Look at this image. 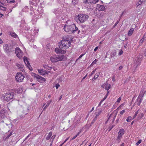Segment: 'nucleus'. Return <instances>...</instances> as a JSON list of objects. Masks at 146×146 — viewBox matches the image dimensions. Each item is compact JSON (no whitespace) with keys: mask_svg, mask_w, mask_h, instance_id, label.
<instances>
[{"mask_svg":"<svg viewBox=\"0 0 146 146\" xmlns=\"http://www.w3.org/2000/svg\"><path fill=\"white\" fill-rule=\"evenodd\" d=\"M59 45L60 48H64L65 49L68 48L71 44L70 39L68 36H65L63 38V39L59 42Z\"/></svg>","mask_w":146,"mask_h":146,"instance_id":"f257e3e1","label":"nucleus"},{"mask_svg":"<svg viewBox=\"0 0 146 146\" xmlns=\"http://www.w3.org/2000/svg\"><path fill=\"white\" fill-rule=\"evenodd\" d=\"M64 31L69 33H74L78 29L75 25L72 24L71 25H66L64 28Z\"/></svg>","mask_w":146,"mask_h":146,"instance_id":"f03ea898","label":"nucleus"},{"mask_svg":"<svg viewBox=\"0 0 146 146\" xmlns=\"http://www.w3.org/2000/svg\"><path fill=\"white\" fill-rule=\"evenodd\" d=\"M88 17L87 15L80 14L75 17V20L78 23H83L86 21Z\"/></svg>","mask_w":146,"mask_h":146,"instance_id":"7ed1b4c3","label":"nucleus"},{"mask_svg":"<svg viewBox=\"0 0 146 146\" xmlns=\"http://www.w3.org/2000/svg\"><path fill=\"white\" fill-rule=\"evenodd\" d=\"M64 57V55H53L50 58V60L52 62L55 63L62 61Z\"/></svg>","mask_w":146,"mask_h":146,"instance_id":"20e7f679","label":"nucleus"},{"mask_svg":"<svg viewBox=\"0 0 146 146\" xmlns=\"http://www.w3.org/2000/svg\"><path fill=\"white\" fill-rule=\"evenodd\" d=\"M13 92L9 93H7L3 95L2 98H3L4 101L8 102L13 98Z\"/></svg>","mask_w":146,"mask_h":146,"instance_id":"39448f33","label":"nucleus"},{"mask_svg":"<svg viewBox=\"0 0 146 146\" xmlns=\"http://www.w3.org/2000/svg\"><path fill=\"white\" fill-rule=\"evenodd\" d=\"M3 48L5 52L7 53H9L14 51L13 47L11 45L4 44Z\"/></svg>","mask_w":146,"mask_h":146,"instance_id":"423d86ee","label":"nucleus"},{"mask_svg":"<svg viewBox=\"0 0 146 146\" xmlns=\"http://www.w3.org/2000/svg\"><path fill=\"white\" fill-rule=\"evenodd\" d=\"M25 76L21 72H19L17 74L15 78L17 82H21L23 81Z\"/></svg>","mask_w":146,"mask_h":146,"instance_id":"0eeeda50","label":"nucleus"},{"mask_svg":"<svg viewBox=\"0 0 146 146\" xmlns=\"http://www.w3.org/2000/svg\"><path fill=\"white\" fill-rule=\"evenodd\" d=\"M15 52L16 56L19 58H21L23 55V52L21 49L18 47L16 48Z\"/></svg>","mask_w":146,"mask_h":146,"instance_id":"6e6552de","label":"nucleus"},{"mask_svg":"<svg viewBox=\"0 0 146 146\" xmlns=\"http://www.w3.org/2000/svg\"><path fill=\"white\" fill-rule=\"evenodd\" d=\"M144 94V93H143V92H140V94H139L137 100V104L138 106H139L142 100H143L142 98Z\"/></svg>","mask_w":146,"mask_h":146,"instance_id":"1a4fd4ad","label":"nucleus"},{"mask_svg":"<svg viewBox=\"0 0 146 146\" xmlns=\"http://www.w3.org/2000/svg\"><path fill=\"white\" fill-rule=\"evenodd\" d=\"M33 76L35 78H36L37 81L40 82H42L43 81H45V79L41 76H40L38 74H36L35 73H33Z\"/></svg>","mask_w":146,"mask_h":146,"instance_id":"9d476101","label":"nucleus"},{"mask_svg":"<svg viewBox=\"0 0 146 146\" xmlns=\"http://www.w3.org/2000/svg\"><path fill=\"white\" fill-rule=\"evenodd\" d=\"M55 51L57 54H63L66 52V51L65 50L59 49L58 48H56L55 49Z\"/></svg>","mask_w":146,"mask_h":146,"instance_id":"9b49d317","label":"nucleus"},{"mask_svg":"<svg viewBox=\"0 0 146 146\" xmlns=\"http://www.w3.org/2000/svg\"><path fill=\"white\" fill-rule=\"evenodd\" d=\"M23 59L25 63V64H26V65L27 66V67L29 69L31 70V69H30V67H31V66L29 63V62L27 58L25 57H24V58H23Z\"/></svg>","mask_w":146,"mask_h":146,"instance_id":"f8f14e48","label":"nucleus"},{"mask_svg":"<svg viewBox=\"0 0 146 146\" xmlns=\"http://www.w3.org/2000/svg\"><path fill=\"white\" fill-rule=\"evenodd\" d=\"M38 70L39 73L41 75H44L48 74L46 71L42 69H38Z\"/></svg>","mask_w":146,"mask_h":146,"instance_id":"ddd939ff","label":"nucleus"},{"mask_svg":"<svg viewBox=\"0 0 146 146\" xmlns=\"http://www.w3.org/2000/svg\"><path fill=\"white\" fill-rule=\"evenodd\" d=\"M97 7L98 10L100 11H104L105 9V7L102 5L97 4Z\"/></svg>","mask_w":146,"mask_h":146,"instance_id":"4468645a","label":"nucleus"},{"mask_svg":"<svg viewBox=\"0 0 146 146\" xmlns=\"http://www.w3.org/2000/svg\"><path fill=\"white\" fill-rule=\"evenodd\" d=\"M16 66L19 68L22 72H23V71L24 70L23 69V65L21 64L20 63H17Z\"/></svg>","mask_w":146,"mask_h":146,"instance_id":"2eb2a0df","label":"nucleus"},{"mask_svg":"<svg viewBox=\"0 0 146 146\" xmlns=\"http://www.w3.org/2000/svg\"><path fill=\"white\" fill-rule=\"evenodd\" d=\"M146 0H140L138 1L136 3L137 7L141 5L143 3H144L146 1Z\"/></svg>","mask_w":146,"mask_h":146,"instance_id":"dca6fc26","label":"nucleus"},{"mask_svg":"<svg viewBox=\"0 0 146 146\" xmlns=\"http://www.w3.org/2000/svg\"><path fill=\"white\" fill-rule=\"evenodd\" d=\"M146 40V32L143 35V38L140 41V44H142L144 41Z\"/></svg>","mask_w":146,"mask_h":146,"instance_id":"f3484780","label":"nucleus"},{"mask_svg":"<svg viewBox=\"0 0 146 146\" xmlns=\"http://www.w3.org/2000/svg\"><path fill=\"white\" fill-rule=\"evenodd\" d=\"M88 3H90L91 4L96 3L99 1L98 0H88Z\"/></svg>","mask_w":146,"mask_h":146,"instance_id":"a211bd4d","label":"nucleus"},{"mask_svg":"<svg viewBox=\"0 0 146 146\" xmlns=\"http://www.w3.org/2000/svg\"><path fill=\"white\" fill-rule=\"evenodd\" d=\"M142 56H141V57H139V58H138L136 62V64L137 66L139 65L140 63V61L141 60V58H142Z\"/></svg>","mask_w":146,"mask_h":146,"instance_id":"6ab92c4d","label":"nucleus"},{"mask_svg":"<svg viewBox=\"0 0 146 146\" xmlns=\"http://www.w3.org/2000/svg\"><path fill=\"white\" fill-rule=\"evenodd\" d=\"M134 30L133 28H132L130 29L128 33V35L129 36H131L133 34V32Z\"/></svg>","mask_w":146,"mask_h":146,"instance_id":"aec40b11","label":"nucleus"},{"mask_svg":"<svg viewBox=\"0 0 146 146\" xmlns=\"http://www.w3.org/2000/svg\"><path fill=\"white\" fill-rule=\"evenodd\" d=\"M52 135V133L51 132H50L48 134V135H47V137L46 138V139L47 140H49L51 136Z\"/></svg>","mask_w":146,"mask_h":146,"instance_id":"412c9836","label":"nucleus"},{"mask_svg":"<svg viewBox=\"0 0 146 146\" xmlns=\"http://www.w3.org/2000/svg\"><path fill=\"white\" fill-rule=\"evenodd\" d=\"M100 73H99V72L97 73L94 75V78L92 79V80H93L94 81V80H95V79H97L98 78L99 76L100 75Z\"/></svg>","mask_w":146,"mask_h":146,"instance_id":"4be33fe9","label":"nucleus"},{"mask_svg":"<svg viewBox=\"0 0 146 146\" xmlns=\"http://www.w3.org/2000/svg\"><path fill=\"white\" fill-rule=\"evenodd\" d=\"M5 111L3 109L1 110L0 112V116L1 117L3 116L4 117V116L5 115Z\"/></svg>","mask_w":146,"mask_h":146,"instance_id":"5701e85b","label":"nucleus"},{"mask_svg":"<svg viewBox=\"0 0 146 146\" xmlns=\"http://www.w3.org/2000/svg\"><path fill=\"white\" fill-rule=\"evenodd\" d=\"M98 115H96V116L95 117V118L92 121L90 125L91 126L96 121L97 119V118L98 117Z\"/></svg>","mask_w":146,"mask_h":146,"instance_id":"b1692460","label":"nucleus"},{"mask_svg":"<svg viewBox=\"0 0 146 146\" xmlns=\"http://www.w3.org/2000/svg\"><path fill=\"white\" fill-rule=\"evenodd\" d=\"M124 130L123 129H120L118 133V134H121L122 135L124 134Z\"/></svg>","mask_w":146,"mask_h":146,"instance_id":"393cba45","label":"nucleus"},{"mask_svg":"<svg viewBox=\"0 0 146 146\" xmlns=\"http://www.w3.org/2000/svg\"><path fill=\"white\" fill-rule=\"evenodd\" d=\"M144 116V114L143 113H140L138 115V119H141Z\"/></svg>","mask_w":146,"mask_h":146,"instance_id":"a878e982","label":"nucleus"},{"mask_svg":"<svg viewBox=\"0 0 146 146\" xmlns=\"http://www.w3.org/2000/svg\"><path fill=\"white\" fill-rule=\"evenodd\" d=\"M116 52H111L110 54V57L111 58L114 57L116 55Z\"/></svg>","mask_w":146,"mask_h":146,"instance_id":"bb28decb","label":"nucleus"},{"mask_svg":"<svg viewBox=\"0 0 146 146\" xmlns=\"http://www.w3.org/2000/svg\"><path fill=\"white\" fill-rule=\"evenodd\" d=\"M51 101H50V102H47L46 104V106H45V107L43 108V110H44L45 109L50 105V104L51 103Z\"/></svg>","mask_w":146,"mask_h":146,"instance_id":"cd10ccee","label":"nucleus"},{"mask_svg":"<svg viewBox=\"0 0 146 146\" xmlns=\"http://www.w3.org/2000/svg\"><path fill=\"white\" fill-rule=\"evenodd\" d=\"M110 84L107 85L105 87V89L107 90H108L110 88Z\"/></svg>","mask_w":146,"mask_h":146,"instance_id":"c85d7f7f","label":"nucleus"},{"mask_svg":"<svg viewBox=\"0 0 146 146\" xmlns=\"http://www.w3.org/2000/svg\"><path fill=\"white\" fill-rule=\"evenodd\" d=\"M0 9L2 10L3 11H6V8L5 7L0 6Z\"/></svg>","mask_w":146,"mask_h":146,"instance_id":"c756f323","label":"nucleus"},{"mask_svg":"<svg viewBox=\"0 0 146 146\" xmlns=\"http://www.w3.org/2000/svg\"><path fill=\"white\" fill-rule=\"evenodd\" d=\"M11 35L13 37L16 38L17 37V35L15 33H12L11 34Z\"/></svg>","mask_w":146,"mask_h":146,"instance_id":"7c9ffc66","label":"nucleus"},{"mask_svg":"<svg viewBox=\"0 0 146 146\" xmlns=\"http://www.w3.org/2000/svg\"><path fill=\"white\" fill-rule=\"evenodd\" d=\"M8 3H14L15 2L14 0H6Z\"/></svg>","mask_w":146,"mask_h":146,"instance_id":"2f4dec72","label":"nucleus"},{"mask_svg":"<svg viewBox=\"0 0 146 146\" xmlns=\"http://www.w3.org/2000/svg\"><path fill=\"white\" fill-rule=\"evenodd\" d=\"M131 118L132 117L131 116H129L126 119L127 121L128 122H130L131 121Z\"/></svg>","mask_w":146,"mask_h":146,"instance_id":"473e14b6","label":"nucleus"},{"mask_svg":"<svg viewBox=\"0 0 146 146\" xmlns=\"http://www.w3.org/2000/svg\"><path fill=\"white\" fill-rule=\"evenodd\" d=\"M77 3V1H76L75 0H72V4L73 5H75Z\"/></svg>","mask_w":146,"mask_h":146,"instance_id":"72a5a7b5","label":"nucleus"},{"mask_svg":"<svg viewBox=\"0 0 146 146\" xmlns=\"http://www.w3.org/2000/svg\"><path fill=\"white\" fill-rule=\"evenodd\" d=\"M96 68L95 70H94L90 74L89 76H92L95 73V71H96Z\"/></svg>","mask_w":146,"mask_h":146,"instance_id":"f704fd0d","label":"nucleus"},{"mask_svg":"<svg viewBox=\"0 0 146 146\" xmlns=\"http://www.w3.org/2000/svg\"><path fill=\"white\" fill-rule=\"evenodd\" d=\"M12 134V132H11L8 135H7V137H6V139L8 138L10 136H11Z\"/></svg>","mask_w":146,"mask_h":146,"instance_id":"c9c22d12","label":"nucleus"},{"mask_svg":"<svg viewBox=\"0 0 146 146\" xmlns=\"http://www.w3.org/2000/svg\"><path fill=\"white\" fill-rule=\"evenodd\" d=\"M139 110H138V111L135 113V114L133 116V119L135 118L136 117L137 114H138Z\"/></svg>","mask_w":146,"mask_h":146,"instance_id":"e433bc0d","label":"nucleus"},{"mask_svg":"<svg viewBox=\"0 0 146 146\" xmlns=\"http://www.w3.org/2000/svg\"><path fill=\"white\" fill-rule=\"evenodd\" d=\"M97 60L96 59H95L92 62V64H91V65H93V64H96V62H97Z\"/></svg>","mask_w":146,"mask_h":146,"instance_id":"4c0bfd02","label":"nucleus"},{"mask_svg":"<svg viewBox=\"0 0 146 146\" xmlns=\"http://www.w3.org/2000/svg\"><path fill=\"white\" fill-rule=\"evenodd\" d=\"M80 132H79L78 133L77 135H76L74 137H73L72 139H71V140H73L74 139L77 137L79 134Z\"/></svg>","mask_w":146,"mask_h":146,"instance_id":"58836bf2","label":"nucleus"},{"mask_svg":"<svg viewBox=\"0 0 146 146\" xmlns=\"http://www.w3.org/2000/svg\"><path fill=\"white\" fill-rule=\"evenodd\" d=\"M122 136V135L121 134H118V133L117 138H118V139H119H119H120V138H121Z\"/></svg>","mask_w":146,"mask_h":146,"instance_id":"ea45409f","label":"nucleus"},{"mask_svg":"<svg viewBox=\"0 0 146 146\" xmlns=\"http://www.w3.org/2000/svg\"><path fill=\"white\" fill-rule=\"evenodd\" d=\"M141 139L139 140L138 141H137L136 143V144L137 145L140 144L141 142Z\"/></svg>","mask_w":146,"mask_h":146,"instance_id":"a19ab883","label":"nucleus"},{"mask_svg":"<svg viewBox=\"0 0 146 146\" xmlns=\"http://www.w3.org/2000/svg\"><path fill=\"white\" fill-rule=\"evenodd\" d=\"M88 0H83V3L86 4L88 3Z\"/></svg>","mask_w":146,"mask_h":146,"instance_id":"79ce46f5","label":"nucleus"},{"mask_svg":"<svg viewBox=\"0 0 146 146\" xmlns=\"http://www.w3.org/2000/svg\"><path fill=\"white\" fill-rule=\"evenodd\" d=\"M121 97H119L118 98V99L117 100V102H118V103H119L120 102V101H121Z\"/></svg>","mask_w":146,"mask_h":146,"instance_id":"37998d69","label":"nucleus"},{"mask_svg":"<svg viewBox=\"0 0 146 146\" xmlns=\"http://www.w3.org/2000/svg\"><path fill=\"white\" fill-rule=\"evenodd\" d=\"M60 86V85L59 84H57L56 85V89H58Z\"/></svg>","mask_w":146,"mask_h":146,"instance_id":"c03bdc74","label":"nucleus"},{"mask_svg":"<svg viewBox=\"0 0 146 146\" xmlns=\"http://www.w3.org/2000/svg\"><path fill=\"white\" fill-rule=\"evenodd\" d=\"M123 53V52L122 50H121L119 52V55H121Z\"/></svg>","mask_w":146,"mask_h":146,"instance_id":"a18cd8bd","label":"nucleus"},{"mask_svg":"<svg viewBox=\"0 0 146 146\" xmlns=\"http://www.w3.org/2000/svg\"><path fill=\"white\" fill-rule=\"evenodd\" d=\"M125 112V110H123L120 112V114L121 115H122Z\"/></svg>","mask_w":146,"mask_h":146,"instance_id":"49530a36","label":"nucleus"},{"mask_svg":"<svg viewBox=\"0 0 146 146\" xmlns=\"http://www.w3.org/2000/svg\"><path fill=\"white\" fill-rule=\"evenodd\" d=\"M119 20H120V19H119V20L117 21L115 23V24H114V25L113 26L114 27H115L118 23Z\"/></svg>","mask_w":146,"mask_h":146,"instance_id":"de8ad7c7","label":"nucleus"},{"mask_svg":"<svg viewBox=\"0 0 146 146\" xmlns=\"http://www.w3.org/2000/svg\"><path fill=\"white\" fill-rule=\"evenodd\" d=\"M117 113H115V115L114 116L112 122H113L114 121L115 119V118L116 117V115H117Z\"/></svg>","mask_w":146,"mask_h":146,"instance_id":"09e8293b","label":"nucleus"},{"mask_svg":"<svg viewBox=\"0 0 146 146\" xmlns=\"http://www.w3.org/2000/svg\"><path fill=\"white\" fill-rule=\"evenodd\" d=\"M115 75H113V77H112V81H113V82L115 81Z\"/></svg>","mask_w":146,"mask_h":146,"instance_id":"8fccbe9b","label":"nucleus"},{"mask_svg":"<svg viewBox=\"0 0 146 146\" xmlns=\"http://www.w3.org/2000/svg\"><path fill=\"white\" fill-rule=\"evenodd\" d=\"M84 54H82L78 58L77 60L78 59L80 58H82Z\"/></svg>","mask_w":146,"mask_h":146,"instance_id":"3c124183","label":"nucleus"},{"mask_svg":"<svg viewBox=\"0 0 146 146\" xmlns=\"http://www.w3.org/2000/svg\"><path fill=\"white\" fill-rule=\"evenodd\" d=\"M123 68V66H120L119 68V70H121Z\"/></svg>","mask_w":146,"mask_h":146,"instance_id":"603ef678","label":"nucleus"},{"mask_svg":"<svg viewBox=\"0 0 146 146\" xmlns=\"http://www.w3.org/2000/svg\"><path fill=\"white\" fill-rule=\"evenodd\" d=\"M56 135H53L52 137V138L53 139L52 141H53V140L56 137Z\"/></svg>","mask_w":146,"mask_h":146,"instance_id":"864d4df0","label":"nucleus"},{"mask_svg":"<svg viewBox=\"0 0 146 146\" xmlns=\"http://www.w3.org/2000/svg\"><path fill=\"white\" fill-rule=\"evenodd\" d=\"M56 70V68H52H52L51 70H53L54 71H55Z\"/></svg>","mask_w":146,"mask_h":146,"instance_id":"5fc2aeb1","label":"nucleus"},{"mask_svg":"<svg viewBox=\"0 0 146 146\" xmlns=\"http://www.w3.org/2000/svg\"><path fill=\"white\" fill-rule=\"evenodd\" d=\"M114 125H113L111 127H110V129L109 130V131H110L111 129L112 128L114 127Z\"/></svg>","mask_w":146,"mask_h":146,"instance_id":"6e6d98bb","label":"nucleus"},{"mask_svg":"<svg viewBox=\"0 0 146 146\" xmlns=\"http://www.w3.org/2000/svg\"><path fill=\"white\" fill-rule=\"evenodd\" d=\"M52 67H50L48 66L47 69H48L49 70H51L52 69Z\"/></svg>","mask_w":146,"mask_h":146,"instance_id":"4d7b16f0","label":"nucleus"},{"mask_svg":"<svg viewBox=\"0 0 146 146\" xmlns=\"http://www.w3.org/2000/svg\"><path fill=\"white\" fill-rule=\"evenodd\" d=\"M124 13V11H123L122 13L121 14V15L119 17V18H120V19L121 18V17H122V15H123V13ZM120 20V19H119Z\"/></svg>","mask_w":146,"mask_h":146,"instance_id":"13d9d810","label":"nucleus"},{"mask_svg":"<svg viewBox=\"0 0 146 146\" xmlns=\"http://www.w3.org/2000/svg\"><path fill=\"white\" fill-rule=\"evenodd\" d=\"M69 139V137H68L64 141L63 143H64V144L66 141L68 139Z\"/></svg>","mask_w":146,"mask_h":146,"instance_id":"bf43d9fd","label":"nucleus"},{"mask_svg":"<svg viewBox=\"0 0 146 146\" xmlns=\"http://www.w3.org/2000/svg\"><path fill=\"white\" fill-rule=\"evenodd\" d=\"M98 46L96 47L94 49V51H96L98 49Z\"/></svg>","mask_w":146,"mask_h":146,"instance_id":"052dcab7","label":"nucleus"},{"mask_svg":"<svg viewBox=\"0 0 146 146\" xmlns=\"http://www.w3.org/2000/svg\"><path fill=\"white\" fill-rule=\"evenodd\" d=\"M43 66L44 68L47 69V68L48 67V66H46V65H44Z\"/></svg>","mask_w":146,"mask_h":146,"instance_id":"680f3d73","label":"nucleus"},{"mask_svg":"<svg viewBox=\"0 0 146 146\" xmlns=\"http://www.w3.org/2000/svg\"><path fill=\"white\" fill-rule=\"evenodd\" d=\"M87 76V75L86 74L84 77L82 79V80H84L85 78Z\"/></svg>","mask_w":146,"mask_h":146,"instance_id":"e2e57ef3","label":"nucleus"},{"mask_svg":"<svg viewBox=\"0 0 146 146\" xmlns=\"http://www.w3.org/2000/svg\"><path fill=\"white\" fill-rule=\"evenodd\" d=\"M144 55L145 56H146V49L145 50Z\"/></svg>","mask_w":146,"mask_h":146,"instance_id":"0e129e2a","label":"nucleus"},{"mask_svg":"<svg viewBox=\"0 0 146 146\" xmlns=\"http://www.w3.org/2000/svg\"><path fill=\"white\" fill-rule=\"evenodd\" d=\"M107 97L105 96L104 98L102 99V100H103V101L104 100L106 99Z\"/></svg>","mask_w":146,"mask_h":146,"instance_id":"69168bd1","label":"nucleus"},{"mask_svg":"<svg viewBox=\"0 0 146 146\" xmlns=\"http://www.w3.org/2000/svg\"><path fill=\"white\" fill-rule=\"evenodd\" d=\"M107 97L105 96L104 98L102 99V100H103V101L104 100L106 99Z\"/></svg>","mask_w":146,"mask_h":146,"instance_id":"338daca9","label":"nucleus"},{"mask_svg":"<svg viewBox=\"0 0 146 146\" xmlns=\"http://www.w3.org/2000/svg\"><path fill=\"white\" fill-rule=\"evenodd\" d=\"M124 144L123 143H122L120 146H124Z\"/></svg>","mask_w":146,"mask_h":146,"instance_id":"774afa93","label":"nucleus"}]
</instances>
